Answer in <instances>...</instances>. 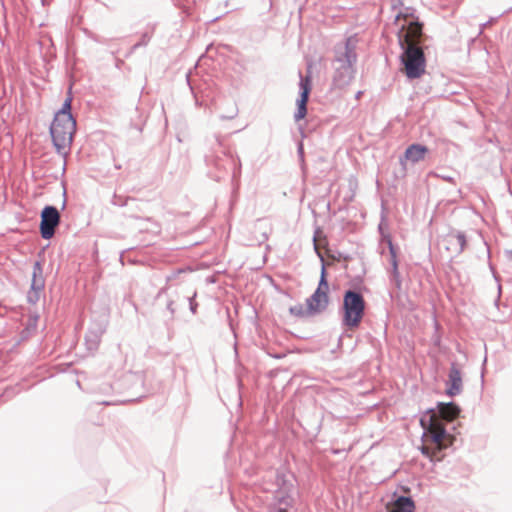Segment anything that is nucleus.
Instances as JSON below:
<instances>
[{
	"mask_svg": "<svg viewBox=\"0 0 512 512\" xmlns=\"http://www.w3.org/2000/svg\"><path fill=\"white\" fill-rule=\"evenodd\" d=\"M301 95L297 100V111L294 114L296 121H300L305 118L307 114V102L311 91V76L307 75L301 78L300 81Z\"/></svg>",
	"mask_w": 512,
	"mask_h": 512,
	"instance_id": "nucleus-7",
	"label": "nucleus"
},
{
	"mask_svg": "<svg viewBox=\"0 0 512 512\" xmlns=\"http://www.w3.org/2000/svg\"><path fill=\"white\" fill-rule=\"evenodd\" d=\"M422 38V25L418 22H410L398 34L399 44L403 49L400 57L402 71L409 79H417L425 74L426 59L420 46Z\"/></svg>",
	"mask_w": 512,
	"mask_h": 512,
	"instance_id": "nucleus-1",
	"label": "nucleus"
},
{
	"mask_svg": "<svg viewBox=\"0 0 512 512\" xmlns=\"http://www.w3.org/2000/svg\"><path fill=\"white\" fill-rule=\"evenodd\" d=\"M448 384L449 387L446 392L449 396H455L460 393L462 389V378L460 370L455 364L451 366Z\"/></svg>",
	"mask_w": 512,
	"mask_h": 512,
	"instance_id": "nucleus-10",
	"label": "nucleus"
},
{
	"mask_svg": "<svg viewBox=\"0 0 512 512\" xmlns=\"http://www.w3.org/2000/svg\"><path fill=\"white\" fill-rule=\"evenodd\" d=\"M421 424L425 427V421L422 419Z\"/></svg>",
	"mask_w": 512,
	"mask_h": 512,
	"instance_id": "nucleus-15",
	"label": "nucleus"
},
{
	"mask_svg": "<svg viewBox=\"0 0 512 512\" xmlns=\"http://www.w3.org/2000/svg\"><path fill=\"white\" fill-rule=\"evenodd\" d=\"M358 323L359 322H356V321H353V322H347V324L349 325L350 329H354L358 326Z\"/></svg>",
	"mask_w": 512,
	"mask_h": 512,
	"instance_id": "nucleus-14",
	"label": "nucleus"
},
{
	"mask_svg": "<svg viewBox=\"0 0 512 512\" xmlns=\"http://www.w3.org/2000/svg\"><path fill=\"white\" fill-rule=\"evenodd\" d=\"M327 245V240L324 236H322L321 232H317L314 236V247L318 256L323 261L322 249H324Z\"/></svg>",
	"mask_w": 512,
	"mask_h": 512,
	"instance_id": "nucleus-13",
	"label": "nucleus"
},
{
	"mask_svg": "<svg viewBox=\"0 0 512 512\" xmlns=\"http://www.w3.org/2000/svg\"><path fill=\"white\" fill-rule=\"evenodd\" d=\"M437 415L434 411H431L428 419L427 430L430 434L432 444L431 448L429 445L422 447L423 454L427 455L431 459L436 457V451H440L447 448L452 444V437L446 433L445 427L441 420L453 421L460 413L459 407L454 403H438Z\"/></svg>",
	"mask_w": 512,
	"mask_h": 512,
	"instance_id": "nucleus-2",
	"label": "nucleus"
},
{
	"mask_svg": "<svg viewBox=\"0 0 512 512\" xmlns=\"http://www.w3.org/2000/svg\"><path fill=\"white\" fill-rule=\"evenodd\" d=\"M44 278L42 276V268L39 262H36L33 267L31 288L28 292V300L35 303L39 300L40 295L44 289Z\"/></svg>",
	"mask_w": 512,
	"mask_h": 512,
	"instance_id": "nucleus-8",
	"label": "nucleus"
},
{
	"mask_svg": "<svg viewBox=\"0 0 512 512\" xmlns=\"http://www.w3.org/2000/svg\"><path fill=\"white\" fill-rule=\"evenodd\" d=\"M72 98L68 96L52 122L50 133L58 152L68 148L76 131V122L71 114Z\"/></svg>",
	"mask_w": 512,
	"mask_h": 512,
	"instance_id": "nucleus-3",
	"label": "nucleus"
},
{
	"mask_svg": "<svg viewBox=\"0 0 512 512\" xmlns=\"http://www.w3.org/2000/svg\"><path fill=\"white\" fill-rule=\"evenodd\" d=\"M427 152L428 149L426 146L420 144H412L406 149L404 157L406 160L415 163L423 160Z\"/></svg>",
	"mask_w": 512,
	"mask_h": 512,
	"instance_id": "nucleus-12",
	"label": "nucleus"
},
{
	"mask_svg": "<svg viewBox=\"0 0 512 512\" xmlns=\"http://www.w3.org/2000/svg\"><path fill=\"white\" fill-rule=\"evenodd\" d=\"M388 512H414L415 505L411 498L400 496L386 506Z\"/></svg>",
	"mask_w": 512,
	"mask_h": 512,
	"instance_id": "nucleus-11",
	"label": "nucleus"
},
{
	"mask_svg": "<svg viewBox=\"0 0 512 512\" xmlns=\"http://www.w3.org/2000/svg\"><path fill=\"white\" fill-rule=\"evenodd\" d=\"M329 284L326 280V268L322 265L321 278L316 291L307 300V309L309 312H321L323 311L329 302Z\"/></svg>",
	"mask_w": 512,
	"mask_h": 512,
	"instance_id": "nucleus-4",
	"label": "nucleus"
},
{
	"mask_svg": "<svg viewBox=\"0 0 512 512\" xmlns=\"http://www.w3.org/2000/svg\"><path fill=\"white\" fill-rule=\"evenodd\" d=\"M443 243L451 255H458L464 250L467 241L463 233L452 231L444 237Z\"/></svg>",
	"mask_w": 512,
	"mask_h": 512,
	"instance_id": "nucleus-9",
	"label": "nucleus"
},
{
	"mask_svg": "<svg viewBox=\"0 0 512 512\" xmlns=\"http://www.w3.org/2000/svg\"><path fill=\"white\" fill-rule=\"evenodd\" d=\"M344 320H361L364 317L365 301L360 293L347 291L343 298Z\"/></svg>",
	"mask_w": 512,
	"mask_h": 512,
	"instance_id": "nucleus-5",
	"label": "nucleus"
},
{
	"mask_svg": "<svg viewBox=\"0 0 512 512\" xmlns=\"http://www.w3.org/2000/svg\"><path fill=\"white\" fill-rule=\"evenodd\" d=\"M60 223V214L54 206H46L41 212L40 232L44 239H50Z\"/></svg>",
	"mask_w": 512,
	"mask_h": 512,
	"instance_id": "nucleus-6",
	"label": "nucleus"
}]
</instances>
